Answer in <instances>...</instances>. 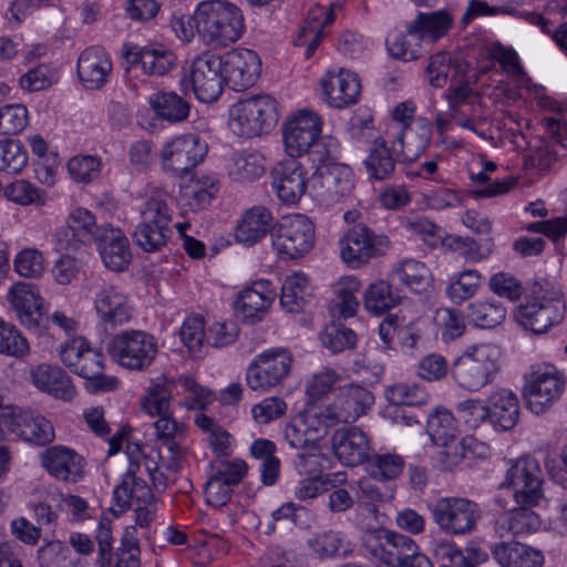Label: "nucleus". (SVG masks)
Instances as JSON below:
<instances>
[{
	"mask_svg": "<svg viewBox=\"0 0 567 567\" xmlns=\"http://www.w3.org/2000/svg\"><path fill=\"white\" fill-rule=\"evenodd\" d=\"M403 468V458L394 453L378 454L372 451L371 456L365 462V470L368 474L373 480L380 482L395 480L401 475Z\"/></svg>",
	"mask_w": 567,
	"mask_h": 567,
	"instance_id": "46",
	"label": "nucleus"
},
{
	"mask_svg": "<svg viewBox=\"0 0 567 567\" xmlns=\"http://www.w3.org/2000/svg\"><path fill=\"white\" fill-rule=\"evenodd\" d=\"M275 217L270 209L256 205L246 209L239 219L235 238L245 246H254L275 229Z\"/></svg>",
	"mask_w": 567,
	"mask_h": 567,
	"instance_id": "28",
	"label": "nucleus"
},
{
	"mask_svg": "<svg viewBox=\"0 0 567 567\" xmlns=\"http://www.w3.org/2000/svg\"><path fill=\"white\" fill-rule=\"evenodd\" d=\"M453 24V17L445 10H437L429 13L420 12L408 25V35L416 41L427 39L435 42L444 37Z\"/></svg>",
	"mask_w": 567,
	"mask_h": 567,
	"instance_id": "36",
	"label": "nucleus"
},
{
	"mask_svg": "<svg viewBox=\"0 0 567 567\" xmlns=\"http://www.w3.org/2000/svg\"><path fill=\"white\" fill-rule=\"evenodd\" d=\"M401 301V296L384 280L371 284L364 292L365 309L377 316L394 308Z\"/></svg>",
	"mask_w": 567,
	"mask_h": 567,
	"instance_id": "42",
	"label": "nucleus"
},
{
	"mask_svg": "<svg viewBox=\"0 0 567 567\" xmlns=\"http://www.w3.org/2000/svg\"><path fill=\"white\" fill-rule=\"evenodd\" d=\"M499 349L492 343L468 347L451 365L455 384L468 392H477L491 384L501 370Z\"/></svg>",
	"mask_w": 567,
	"mask_h": 567,
	"instance_id": "4",
	"label": "nucleus"
},
{
	"mask_svg": "<svg viewBox=\"0 0 567 567\" xmlns=\"http://www.w3.org/2000/svg\"><path fill=\"white\" fill-rule=\"evenodd\" d=\"M172 234L173 225L140 220L133 233V238L143 250L153 252L166 246Z\"/></svg>",
	"mask_w": 567,
	"mask_h": 567,
	"instance_id": "39",
	"label": "nucleus"
},
{
	"mask_svg": "<svg viewBox=\"0 0 567 567\" xmlns=\"http://www.w3.org/2000/svg\"><path fill=\"white\" fill-rule=\"evenodd\" d=\"M172 394L168 384L153 383L142 401L143 410L151 416H158L154 422L156 439L166 447L168 455H158L164 466L176 473L182 465L185 451L181 444L185 435V424L177 422L169 413Z\"/></svg>",
	"mask_w": 567,
	"mask_h": 567,
	"instance_id": "2",
	"label": "nucleus"
},
{
	"mask_svg": "<svg viewBox=\"0 0 567 567\" xmlns=\"http://www.w3.org/2000/svg\"><path fill=\"white\" fill-rule=\"evenodd\" d=\"M236 104L269 131L272 130L279 118L277 102L270 95L251 96L240 100Z\"/></svg>",
	"mask_w": 567,
	"mask_h": 567,
	"instance_id": "48",
	"label": "nucleus"
},
{
	"mask_svg": "<svg viewBox=\"0 0 567 567\" xmlns=\"http://www.w3.org/2000/svg\"><path fill=\"white\" fill-rule=\"evenodd\" d=\"M41 464L56 480L76 483L84 475V458L74 450L53 445L41 454Z\"/></svg>",
	"mask_w": 567,
	"mask_h": 567,
	"instance_id": "22",
	"label": "nucleus"
},
{
	"mask_svg": "<svg viewBox=\"0 0 567 567\" xmlns=\"http://www.w3.org/2000/svg\"><path fill=\"white\" fill-rule=\"evenodd\" d=\"M110 226L111 224L107 223L97 225L95 216L89 209L78 207L69 214L65 229L56 234L66 236L68 233H71V238L66 240L63 248L78 249L80 245L96 244L99 237Z\"/></svg>",
	"mask_w": 567,
	"mask_h": 567,
	"instance_id": "25",
	"label": "nucleus"
},
{
	"mask_svg": "<svg viewBox=\"0 0 567 567\" xmlns=\"http://www.w3.org/2000/svg\"><path fill=\"white\" fill-rule=\"evenodd\" d=\"M426 73L432 86L443 87L449 82L455 81L458 70L457 65L451 62L446 53L440 52L431 58L426 66Z\"/></svg>",
	"mask_w": 567,
	"mask_h": 567,
	"instance_id": "58",
	"label": "nucleus"
},
{
	"mask_svg": "<svg viewBox=\"0 0 567 567\" xmlns=\"http://www.w3.org/2000/svg\"><path fill=\"white\" fill-rule=\"evenodd\" d=\"M0 353L22 358L29 353L27 339L12 323L0 318Z\"/></svg>",
	"mask_w": 567,
	"mask_h": 567,
	"instance_id": "61",
	"label": "nucleus"
},
{
	"mask_svg": "<svg viewBox=\"0 0 567 567\" xmlns=\"http://www.w3.org/2000/svg\"><path fill=\"white\" fill-rule=\"evenodd\" d=\"M225 80L220 55L206 52L195 58L190 64L189 83L202 102L216 101L223 92Z\"/></svg>",
	"mask_w": 567,
	"mask_h": 567,
	"instance_id": "13",
	"label": "nucleus"
},
{
	"mask_svg": "<svg viewBox=\"0 0 567 567\" xmlns=\"http://www.w3.org/2000/svg\"><path fill=\"white\" fill-rule=\"evenodd\" d=\"M154 112L169 122H182L189 114V104L175 92H157L150 97Z\"/></svg>",
	"mask_w": 567,
	"mask_h": 567,
	"instance_id": "43",
	"label": "nucleus"
},
{
	"mask_svg": "<svg viewBox=\"0 0 567 567\" xmlns=\"http://www.w3.org/2000/svg\"><path fill=\"white\" fill-rule=\"evenodd\" d=\"M62 499L63 495L61 494H49L42 501L30 504L33 518L40 528L44 527L51 532L54 530Z\"/></svg>",
	"mask_w": 567,
	"mask_h": 567,
	"instance_id": "56",
	"label": "nucleus"
},
{
	"mask_svg": "<svg viewBox=\"0 0 567 567\" xmlns=\"http://www.w3.org/2000/svg\"><path fill=\"white\" fill-rule=\"evenodd\" d=\"M565 383L564 374L555 365L532 367L524 377L523 395L527 408L535 414L546 412L561 396Z\"/></svg>",
	"mask_w": 567,
	"mask_h": 567,
	"instance_id": "7",
	"label": "nucleus"
},
{
	"mask_svg": "<svg viewBox=\"0 0 567 567\" xmlns=\"http://www.w3.org/2000/svg\"><path fill=\"white\" fill-rule=\"evenodd\" d=\"M482 276L476 270H464L458 278L446 288V295L452 302L460 305L472 298L481 284Z\"/></svg>",
	"mask_w": 567,
	"mask_h": 567,
	"instance_id": "63",
	"label": "nucleus"
},
{
	"mask_svg": "<svg viewBox=\"0 0 567 567\" xmlns=\"http://www.w3.org/2000/svg\"><path fill=\"white\" fill-rule=\"evenodd\" d=\"M399 280L411 291L421 292L431 284V274L427 267L415 259L403 260L395 269Z\"/></svg>",
	"mask_w": 567,
	"mask_h": 567,
	"instance_id": "52",
	"label": "nucleus"
},
{
	"mask_svg": "<svg viewBox=\"0 0 567 567\" xmlns=\"http://www.w3.org/2000/svg\"><path fill=\"white\" fill-rule=\"evenodd\" d=\"M284 151L291 156H307V161L313 165L309 187L312 197L320 203H337L353 189L352 169L336 162L327 144H284Z\"/></svg>",
	"mask_w": 567,
	"mask_h": 567,
	"instance_id": "1",
	"label": "nucleus"
},
{
	"mask_svg": "<svg viewBox=\"0 0 567 567\" xmlns=\"http://www.w3.org/2000/svg\"><path fill=\"white\" fill-rule=\"evenodd\" d=\"M374 395L367 388L358 384L339 386L334 399L327 405L326 417L331 423H348L355 421L370 410Z\"/></svg>",
	"mask_w": 567,
	"mask_h": 567,
	"instance_id": "16",
	"label": "nucleus"
},
{
	"mask_svg": "<svg viewBox=\"0 0 567 567\" xmlns=\"http://www.w3.org/2000/svg\"><path fill=\"white\" fill-rule=\"evenodd\" d=\"M7 434L43 446L54 440V430L49 420L33 410L7 409Z\"/></svg>",
	"mask_w": 567,
	"mask_h": 567,
	"instance_id": "17",
	"label": "nucleus"
},
{
	"mask_svg": "<svg viewBox=\"0 0 567 567\" xmlns=\"http://www.w3.org/2000/svg\"><path fill=\"white\" fill-rule=\"evenodd\" d=\"M488 423L496 431L512 430L518 421L519 402L509 389L494 390L487 398Z\"/></svg>",
	"mask_w": 567,
	"mask_h": 567,
	"instance_id": "32",
	"label": "nucleus"
},
{
	"mask_svg": "<svg viewBox=\"0 0 567 567\" xmlns=\"http://www.w3.org/2000/svg\"><path fill=\"white\" fill-rule=\"evenodd\" d=\"M396 157L395 151L388 144H374L363 162L369 177L375 181L389 178L394 172Z\"/></svg>",
	"mask_w": 567,
	"mask_h": 567,
	"instance_id": "47",
	"label": "nucleus"
},
{
	"mask_svg": "<svg viewBox=\"0 0 567 567\" xmlns=\"http://www.w3.org/2000/svg\"><path fill=\"white\" fill-rule=\"evenodd\" d=\"M386 399L395 405H423L429 401L426 390L416 383H396L386 389Z\"/></svg>",
	"mask_w": 567,
	"mask_h": 567,
	"instance_id": "57",
	"label": "nucleus"
},
{
	"mask_svg": "<svg viewBox=\"0 0 567 567\" xmlns=\"http://www.w3.org/2000/svg\"><path fill=\"white\" fill-rule=\"evenodd\" d=\"M228 176L237 183L254 182L265 172V157L252 151L233 153L227 163Z\"/></svg>",
	"mask_w": 567,
	"mask_h": 567,
	"instance_id": "38",
	"label": "nucleus"
},
{
	"mask_svg": "<svg viewBox=\"0 0 567 567\" xmlns=\"http://www.w3.org/2000/svg\"><path fill=\"white\" fill-rule=\"evenodd\" d=\"M272 247L284 259L308 254L315 245V226L306 215L285 217L271 233Z\"/></svg>",
	"mask_w": 567,
	"mask_h": 567,
	"instance_id": "10",
	"label": "nucleus"
},
{
	"mask_svg": "<svg viewBox=\"0 0 567 567\" xmlns=\"http://www.w3.org/2000/svg\"><path fill=\"white\" fill-rule=\"evenodd\" d=\"M7 300L21 324L33 333L41 332L42 299L31 284L19 281L12 285Z\"/></svg>",
	"mask_w": 567,
	"mask_h": 567,
	"instance_id": "20",
	"label": "nucleus"
},
{
	"mask_svg": "<svg viewBox=\"0 0 567 567\" xmlns=\"http://www.w3.org/2000/svg\"><path fill=\"white\" fill-rule=\"evenodd\" d=\"M433 520L449 535H467L475 530L482 518L481 506L466 497L446 496L431 507Z\"/></svg>",
	"mask_w": 567,
	"mask_h": 567,
	"instance_id": "9",
	"label": "nucleus"
},
{
	"mask_svg": "<svg viewBox=\"0 0 567 567\" xmlns=\"http://www.w3.org/2000/svg\"><path fill=\"white\" fill-rule=\"evenodd\" d=\"M505 512L495 523V529L501 537H527L537 533L543 524L540 516L534 511L536 505L516 504Z\"/></svg>",
	"mask_w": 567,
	"mask_h": 567,
	"instance_id": "30",
	"label": "nucleus"
},
{
	"mask_svg": "<svg viewBox=\"0 0 567 567\" xmlns=\"http://www.w3.org/2000/svg\"><path fill=\"white\" fill-rule=\"evenodd\" d=\"M230 131L240 138H255L270 132L260 122L256 121L254 116L247 115L244 110H240L237 104H234L230 110L229 120Z\"/></svg>",
	"mask_w": 567,
	"mask_h": 567,
	"instance_id": "59",
	"label": "nucleus"
},
{
	"mask_svg": "<svg viewBox=\"0 0 567 567\" xmlns=\"http://www.w3.org/2000/svg\"><path fill=\"white\" fill-rule=\"evenodd\" d=\"M331 443L336 457L348 466L364 464L373 451L368 435L354 425L336 430Z\"/></svg>",
	"mask_w": 567,
	"mask_h": 567,
	"instance_id": "19",
	"label": "nucleus"
},
{
	"mask_svg": "<svg viewBox=\"0 0 567 567\" xmlns=\"http://www.w3.org/2000/svg\"><path fill=\"white\" fill-rule=\"evenodd\" d=\"M341 260L352 269L367 266L372 259L386 254L390 240L365 224L352 225L338 241Z\"/></svg>",
	"mask_w": 567,
	"mask_h": 567,
	"instance_id": "6",
	"label": "nucleus"
},
{
	"mask_svg": "<svg viewBox=\"0 0 567 567\" xmlns=\"http://www.w3.org/2000/svg\"><path fill=\"white\" fill-rule=\"evenodd\" d=\"M501 487L513 492L516 504L538 505L544 497L542 468L538 461L530 456L517 458L507 470Z\"/></svg>",
	"mask_w": 567,
	"mask_h": 567,
	"instance_id": "11",
	"label": "nucleus"
},
{
	"mask_svg": "<svg viewBox=\"0 0 567 567\" xmlns=\"http://www.w3.org/2000/svg\"><path fill=\"white\" fill-rule=\"evenodd\" d=\"M207 152V144H164L159 155L166 172L184 175L202 163Z\"/></svg>",
	"mask_w": 567,
	"mask_h": 567,
	"instance_id": "29",
	"label": "nucleus"
},
{
	"mask_svg": "<svg viewBox=\"0 0 567 567\" xmlns=\"http://www.w3.org/2000/svg\"><path fill=\"white\" fill-rule=\"evenodd\" d=\"M94 309L107 326H123L131 321L133 309L123 289L111 282L95 279L92 282Z\"/></svg>",
	"mask_w": 567,
	"mask_h": 567,
	"instance_id": "14",
	"label": "nucleus"
},
{
	"mask_svg": "<svg viewBox=\"0 0 567 567\" xmlns=\"http://www.w3.org/2000/svg\"><path fill=\"white\" fill-rule=\"evenodd\" d=\"M309 281L302 272L288 276L281 287L280 303L288 312L302 310L309 296Z\"/></svg>",
	"mask_w": 567,
	"mask_h": 567,
	"instance_id": "44",
	"label": "nucleus"
},
{
	"mask_svg": "<svg viewBox=\"0 0 567 567\" xmlns=\"http://www.w3.org/2000/svg\"><path fill=\"white\" fill-rule=\"evenodd\" d=\"M494 559L501 567H542L540 549L520 542H498L491 547Z\"/></svg>",
	"mask_w": 567,
	"mask_h": 567,
	"instance_id": "34",
	"label": "nucleus"
},
{
	"mask_svg": "<svg viewBox=\"0 0 567 567\" xmlns=\"http://www.w3.org/2000/svg\"><path fill=\"white\" fill-rule=\"evenodd\" d=\"M364 547L371 556L391 567H400L419 549L409 536L385 529L367 534Z\"/></svg>",
	"mask_w": 567,
	"mask_h": 567,
	"instance_id": "15",
	"label": "nucleus"
},
{
	"mask_svg": "<svg viewBox=\"0 0 567 567\" xmlns=\"http://www.w3.org/2000/svg\"><path fill=\"white\" fill-rule=\"evenodd\" d=\"M104 266L112 271H123L131 262L130 243L122 229L112 225L96 241Z\"/></svg>",
	"mask_w": 567,
	"mask_h": 567,
	"instance_id": "31",
	"label": "nucleus"
},
{
	"mask_svg": "<svg viewBox=\"0 0 567 567\" xmlns=\"http://www.w3.org/2000/svg\"><path fill=\"white\" fill-rule=\"evenodd\" d=\"M112 69L111 59L102 47L86 48L78 59L80 82L89 90H99L104 86Z\"/></svg>",
	"mask_w": 567,
	"mask_h": 567,
	"instance_id": "26",
	"label": "nucleus"
},
{
	"mask_svg": "<svg viewBox=\"0 0 567 567\" xmlns=\"http://www.w3.org/2000/svg\"><path fill=\"white\" fill-rule=\"evenodd\" d=\"M182 342L194 357L203 354L204 342H207L204 319L199 316L187 317L179 330Z\"/></svg>",
	"mask_w": 567,
	"mask_h": 567,
	"instance_id": "55",
	"label": "nucleus"
},
{
	"mask_svg": "<svg viewBox=\"0 0 567 567\" xmlns=\"http://www.w3.org/2000/svg\"><path fill=\"white\" fill-rule=\"evenodd\" d=\"M466 310L468 322L481 329L495 328L506 318V308L498 301L476 300Z\"/></svg>",
	"mask_w": 567,
	"mask_h": 567,
	"instance_id": "40",
	"label": "nucleus"
},
{
	"mask_svg": "<svg viewBox=\"0 0 567 567\" xmlns=\"http://www.w3.org/2000/svg\"><path fill=\"white\" fill-rule=\"evenodd\" d=\"M60 358L73 373L83 379L104 370L103 354L91 349L82 337L66 341L61 347Z\"/></svg>",
	"mask_w": 567,
	"mask_h": 567,
	"instance_id": "23",
	"label": "nucleus"
},
{
	"mask_svg": "<svg viewBox=\"0 0 567 567\" xmlns=\"http://www.w3.org/2000/svg\"><path fill=\"white\" fill-rule=\"evenodd\" d=\"M361 282L354 276L342 278L334 287V306L342 318L353 317L359 308L357 293Z\"/></svg>",
	"mask_w": 567,
	"mask_h": 567,
	"instance_id": "51",
	"label": "nucleus"
},
{
	"mask_svg": "<svg viewBox=\"0 0 567 567\" xmlns=\"http://www.w3.org/2000/svg\"><path fill=\"white\" fill-rule=\"evenodd\" d=\"M199 38L209 45L227 47L240 39L245 31L243 11L226 0H205L193 14Z\"/></svg>",
	"mask_w": 567,
	"mask_h": 567,
	"instance_id": "3",
	"label": "nucleus"
},
{
	"mask_svg": "<svg viewBox=\"0 0 567 567\" xmlns=\"http://www.w3.org/2000/svg\"><path fill=\"white\" fill-rule=\"evenodd\" d=\"M218 192V179L214 175L198 174L184 188V197L193 209L205 208Z\"/></svg>",
	"mask_w": 567,
	"mask_h": 567,
	"instance_id": "41",
	"label": "nucleus"
},
{
	"mask_svg": "<svg viewBox=\"0 0 567 567\" xmlns=\"http://www.w3.org/2000/svg\"><path fill=\"white\" fill-rule=\"evenodd\" d=\"M566 307L558 297L533 296L516 311L517 322L535 334L546 333L565 317Z\"/></svg>",
	"mask_w": 567,
	"mask_h": 567,
	"instance_id": "12",
	"label": "nucleus"
},
{
	"mask_svg": "<svg viewBox=\"0 0 567 567\" xmlns=\"http://www.w3.org/2000/svg\"><path fill=\"white\" fill-rule=\"evenodd\" d=\"M275 299V292L267 281L255 282L238 296L235 307L246 320L256 322L261 320Z\"/></svg>",
	"mask_w": 567,
	"mask_h": 567,
	"instance_id": "35",
	"label": "nucleus"
},
{
	"mask_svg": "<svg viewBox=\"0 0 567 567\" xmlns=\"http://www.w3.org/2000/svg\"><path fill=\"white\" fill-rule=\"evenodd\" d=\"M321 344L333 353L352 349L357 343L355 332L341 324H329L320 334Z\"/></svg>",
	"mask_w": 567,
	"mask_h": 567,
	"instance_id": "60",
	"label": "nucleus"
},
{
	"mask_svg": "<svg viewBox=\"0 0 567 567\" xmlns=\"http://www.w3.org/2000/svg\"><path fill=\"white\" fill-rule=\"evenodd\" d=\"M471 439H468L470 441ZM441 446L437 452V463L443 471H451L457 466L467 453V439L453 437L446 442L435 443Z\"/></svg>",
	"mask_w": 567,
	"mask_h": 567,
	"instance_id": "64",
	"label": "nucleus"
},
{
	"mask_svg": "<svg viewBox=\"0 0 567 567\" xmlns=\"http://www.w3.org/2000/svg\"><path fill=\"white\" fill-rule=\"evenodd\" d=\"M426 432L433 443H442L456 437L457 426L455 417L450 411L437 409L427 417Z\"/></svg>",
	"mask_w": 567,
	"mask_h": 567,
	"instance_id": "54",
	"label": "nucleus"
},
{
	"mask_svg": "<svg viewBox=\"0 0 567 567\" xmlns=\"http://www.w3.org/2000/svg\"><path fill=\"white\" fill-rule=\"evenodd\" d=\"M140 451L138 444L128 443L126 446V453L130 458V467L127 472L122 476L121 484L117 485L113 492L115 504L121 508H128L134 502L135 486L137 480L135 470L138 468V463L133 460L135 452Z\"/></svg>",
	"mask_w": 567,
	"mask_h": 567,
	"instance_id": "50",
	"label": "nucleus"
},
{
	"mask_svg": "<svg viewBox=\"0 0 567 567\" xmlns=\"http://www.w3.org/2000/svg\"><path fill=\"white\" fill-rule=\"evenodd\" d=\"M309 547L320 558H331L350 551V543L338 530H323L308 540Z\"/></svg>",
	"mask_w": 567,
	"mask_h": 567,
	"instance_id": "49",
	"label": "nucleus"
},
{
	"mask_svg": "<svg viewBox=\"0 0 567 567\" xmlns=\"http://www.w3.org/2000/svg\"><path fill=\"white\" fill-rule=\"evenodd\" d=\"M321 86L328 103L337 109L357 103L361 93L357 74L343 69L337 74L329 72L321 80Z\"/></svg>",
	"mask_w": 567,
	"mask_h": 567,
	"instance_id": "27",
	"label": "nucleus"
},
{
	"mask_svg": "<svg viewBox=\"0 0 567 567\" xmlns=\"http://www.w3.org/2000/svg\"><path fill=\"white\" fill-rule=\"evenodd\" d=\"M225 79L236 90H246L255 84L260 73V60L248 49H234L221 56Z\"/></svg>",
	"mask_w": 567,
	"mask_h": 567,
	"instance_id": "21",
	"label": "nucleus"
},
{
	"mask_svg": "<svg viewBox=\"0 0 567 567\" xmlns=\"http://www.w3.org/2000/svg\"><path fill=\"white\" fill-rule=\"evenodd\" d=\"M491 54L501 64L502 69L515 79L519 85H527L530 82V78L527 76L522 68L519 58L514 49L496 43L492 47Z\"/></svg>",
	"mask_w": 567,
	"mask_h": 567,
	"instance_id": "62",
	"label": "nucleus"
},
{
	"mask_svg": "<svg viewBox=\"0 0 567 567\" xmlns=\"http://www.w3.org/2000/svg\"><path fill=\"white\" fill-rule=\"evenodd\" d=\"M320 117L310 111L290 115L284 123V142H316L321 133Z\"/></svg>",
	"mask_w": 567,
	"mask_h": 567,
	"instance_id": "37",
	"label": "nucleus"
},
{
	"mask_svg": "<svg viewBox=\"0 0 567 567\" xmlns=\"http://www.w3.org/2000/svg\"><path fill=\"white\" fill-rule=\"evenodd\" d=\"M173 199L167 192L154 190L140 207L143 221L173 225Z\"/></svg>",
	"mask_w": 567,
	"mask_h": 567,
	"instance_id": "45",
	"label": "nucleus"
},
{
	"mask_svg": "<svg viewBox=\"0 0 567 567\" xmlns=\"http://www.w3.org/2000/svg\"><path fill=\"white\" fill-rule=\"evenodd\" d=\"M40 567H79V559L61 542H49L38 550Z\"/></svg>",
	"mask_w": 567,
	"mask_h": 567,
	"instance_id": "53",
	"label": "nucleus"
},
{
	"mask_svg": "<svg viewBox=\"0 0 567 567\" xmlns=\"http://www.w3.org/2000/svg\"><path fill=\"white\" fill-rule=\"evenodd\" d=\"M288 158L282 159L275 169L272 185L279 199L287 204L297 203L306 193L308 184L302 162L307 156H291L286 152Z\"/></svg>",
	"mask_w": 567,
	"mask_h": 567,
	"instance_id": "18",
	"label": "nucleus"
},
{
	"mask_svg": "<svg viewBox=\"0 0 567 567\" xmlns=\"http://www.w3.org/2000/svg\"><path fill=\"white\" fill-rule=\"evenodd\" d=\"M293 358L285 348L257 354L246 370V383L252 391L267 392L282 385L292 369Z\"/></svg>",
	"mask_w": 567,
	"mask_h": 567,
	"instance_id": "8",
	"label": "nucleus"
},
{
	"mask_svg": "<svg viewBox=\"0 0 567 567\" xmlns=\"http://www.w3.org/2000/svg\"><path fill=\"white\" fill-rule=\"evenodd\" d=\"M33 384L55 399L71 401L76 389L72 379L59 365L39 364L31 371Z\"/></svg>",
	"mask_w": 567,
	"mask_h": 567,
	"instance_id": "33",
	"label": "nucleus"
},
{
	"mask_svg": "<svg viewBox=\"0 0 567 567\" xmlns=\"http://www.w3.org/2000/svg\"><path fill=\"white\" fill-rule=\"evenodd\" d=\"M109 355L122 368L143 371L152 365L157 352V341L143 330H126L114 334L106 344Z\"/></svg>",
	"mask_w": 567,
	"mask_h": 567,
	"instance_id": "5",
	"label": "nucleus"
},
{
	"mask_svg": "<svg viewBox=\"0 0 567 567\" xmlns=\"http://www.w3.org/2000/svg\"><path fill=\"white\" fill-rule=\"evenodd\" d=\"M123 55L127 63V70L141 66L148 75L162 76L175 65V54L162 45H148L137 48L125 45Z\"/></svg>",
	"mask_w": 567,
	"mask_h": 567,
	"instance_id": "24",
	"label": "nucleus"
}]
</instances>
